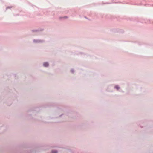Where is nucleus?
Masks as SVG:
<instances>
[{"label": "nucleus", "instance_id": "f257e3e1", "mask_svg": "<svg viewBox=\"0 0 153 153\" xmlns=\"http://www.w3.org/2000/svg\"><path fill=\"white\" fill-rule=\"evenodd\" d=\"M43 65L45 67H47L48 66L49 64L47 62H45L44 63Z\"/></svg>", "mask_w": 153, "mask_h": 153}, {"label": "nucleus", "instance_id": "f03ea898", "mask_svg": "<svg viewBox=\"0 0 153 153\" xmlns=\"http://www.w3.org/2000/svg\"><path fill=\"white\" fill-rule=\"evenodd\" d=\"M52 153H57V152L56 150H53L52 151Z\"/></svg>", "mask_w": 153, "mask_h": 153}, {"label": "nucleus", "instance_id": "7ed1b4c3", "mask_svg": "<svg viewBox=\"0 0 153 153\" xmlns=\"http://www.w3.org/2000/svg\"><path fill=\"white\" fill-rule=\"evenodd\" d=\"M115 88H116L117 89H118L119 88V87H118V86H116L115 87Z\"/></svg>", "mask_w": 153, "mask_h": 153}]
</instances>
